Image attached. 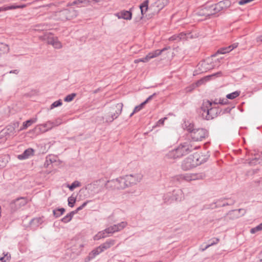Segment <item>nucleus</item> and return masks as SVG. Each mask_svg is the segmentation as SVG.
Masks as SVG:
<instances>
[{"label": "nucleus", "instance_id": "cd10ccee", "mask_svg": "<svg viewBox=\"0 0 262 262\" xmlns=\"http://www.w3.org/2000/svg\"><path fill=\"white\" fill-rule=\"evenodd\" d=\"M36 121V119H30L27 120L23 123V126L20 128V130L25 129L29 126H31L33 123H35Z\"/></svg>", "mask_w": 262, "mask_h": 262}, {"label": "nucleus", "instance_id": "b1692460", "mask_svg": "<svg viewBox=\"0 0 262 262\" xmlns=\"http://www.w3.org/2000/svg\"><path fill=\"white\" fill-rule=\"evenodd\" d=\"M40 129L42 132H46L52 129L53 127L52 121H49L45 123L40 124L39 125Z\"/></svg>", "mask_w": 262, "mask_h": 262}, {"label": "nucleus", "instance_id": "39448f33", "mask_svg": "<svg viewBox=\"0 0 262 262\" xmlns=\"http://www.w3.org/2000/svg\"><path fill=\"white\" fill-rule=\"evenodd\" d=\"M202 163V160H199V158L197 155H190L183 161L181 167L184 170L186 171L192 169Z\"/></svg>", "mask_w": 262, "mask_h": 262}, {"label": "nucleus", "instance_id": "4d7b16f0", "mask_svg": "<svg viewBox=\"0 0 262 262\" xmlns=\"http://www.w3.org/2000/svg\"><path fill=\"white\" fill-rule=\"evenodd\" d=\"M232 110V108L228 107L226 108H225L223 111L222 110V114H224L226 113H230L231 111Z\"/></svg>", "mask_w": 262, "mask_h": 262}, {"label": "nucleus", "instance_id": "bf43d9fd", "mask_svg": "<svg viewBox=\"0 0 262 262\" xmlns=\"http://www.w3.org/2000/svg\"><path fill=\"white\" fill-rule=\"evenodd\" d=\"M143 17V16L141 15V16L140 17H135L134 19V21L136 23L139 22L142 19Z\"/></svg>", "mask_w": 262, "mask_h": 262}, {"label": "nucleus", "instance_id": "5fc2aeb1", "mask_svg": "<svg viewBox=\"0 0 262 262\" xmlns=\"http://www.w3.org/2000/svg\"><path fill=\"white\" fill-rule=\"evenodd\" d=\"M156 95V93H154L152 95L149 96L144 102H143L145 104H147L149 101H150L153 97Z\"/></svg>", "mask_w": 262, "mask_h": 262}, {"label": "nucleus", "instance_id": "09e8293b", "mask_svg": "<svg viewBox=\"0 0 262 262\" xmlns=\"http://www.w3.org/2000/svg\"><path fill=\"white\" fill-rule=\"evenodd\" d=\"M169 40L170 41H180V39L179 38L178 34H174V35L171 36L170 37H169Z\"/></svg>", "mask_w": 262, "mask_h": 262}, {"label": "nucleus", "instance_id": "6ab92c4d", "mask_svg": "<svg viewBox=\"0 0 262 262\" xmlns=\"http://www.w3.org/2000/svg\"><path fill=\"white\" fill-rule=\"evenodd\" d=\"M161 53L160 50H156L152 52L149 53L145 57L143 58L141 61L142 62H147L150 59L160 55Z\"/></svg>", "mask_w": 262, "mask_h": 262}, {"label": "nucleus", "instance_id": "37998d69", "mask_svg": "<svg viewBox=\"0 0 262 262\" xmlns=\"http://www.w3.org/2000/svg\"><path fill=\"white\" fill-rule=\"evenodd\" d=\"M116 225L117 228H118V231H119L121 230L122 229H123V228H124L126 226L127 223L125 222H122L120 223L116 224Z\"/></svg>", "mask_w": 262, "mask_h": 262}, {"label": "nucleus", "instance_id": "864d4df0", "mask_svg": "<svg viewBox=\"0 0 262 262\" xmlns=\"http://www.w3.org/2000/svg\"><path fill=\"white\" fill-rule=\"evenodd\" d=\"M53 127L58 126L59 125L61 124L62 123L61 119L58 118L56 119L55 121H52Z\"/></svg>", "mask_w": 262, "mask_h": 262}, {"label": "nucleus", "instance_id": "e433bc0d", "mask_svg": "<svg viewBox=\"0 0 262 262\" xmlns=\"http://www.w3.org/2000/svg\"><path fill=\"white\" fill-rule=\"evenodd\" d=\"M82 4L87 5L86 0H75V1H74L73 2H72L70 4V6H74V5L80 6Z\"/></svg>", "mask_w": 262, "mask_h": 262}, {"label": "nucleus", "instance_id": "473e14b6", "mask_svg": "<svg viewBox=\"0 0 262 262\" xmlns=\"http://www.w3.org/2000/svg\"><path fill=\"white\" fill-rule=\"evenodd\" d=\"M106 233H107V232L105 231V230L101 232H99L94 236V239L95 241H97L101 238H104L106 236L105 235Z\"/></svg>", "mask_w": 262, "mask_h": 262}, {"label": "nucleus", "instance_id": "7ed1b4c3", "mask_svg": "<svg viewBox=\"0 0 262 262\" xmlns=\"http://www.w3.org/2000/svg\"><path fill=\"white\" fill-rule=\"evenodd\" d=\"M204 173H185L176 176L172 178L171 181L174 183H181L183 181H191L202 180L205 178Z\"/></svg>", "mask_w": 262, "mask_h": 262}, {"label": "nucleus", "instance_id": "f8f14e48", "mask_svg": "<svg viewBox=\"0 0 262 262\" xmlns=\"http://www.w3.org/2000/svg\"><path fill=\"white\" fill-rule=\"evenodd\" d=\"M28 200L26 197H19L14 200L10 204L11 208L13 211H15L21 207L26 205Z\"/></svg>", "mask_w": 262, "mask_h": 262}, {"label": "nucleus", "instance_id": "a211bd4d", "mask_svg": "<svg viewBox=\"0 0 262 262\" xmlns=\"http://www.w3.org/2000/svg\"><path fill=\"white\" fill-rule=\"evenodd\" d=\"M115 243V241L112 239H107L105 243L101 244L98 247L99 248V250L102 253L104 250L108 249L111 247L113 246Z\"/></svg>", "mask_w": 262, "mask_h": 262}, {"label": "nucleus", "instance_id": "e2e57ef3", "mask_svg": "<svg viewBox=\"0 0 262 262\" xmlns=\"http://www.w3.org/2000/svg\"><path fill=\"white\" fill-rule=\"evenodd\" d=\"M18 73H19V70H11L9 72V73H12V74H18Z\"/></svg>", "mask_w": 262, "mask_h": 262}, {"label": "nucleus", "instance_id": "412c9836", "mask_svg": "<svg viewBox=\"0 0 262 262\" xmlns=\"http://www.w3.org/2000/svg\"><path fill=\"white\" fill-rule=\"evenodd\" d=\"M34 151V150L32 148H28L22 154L18 155V158L20 160L28 159L31 156L33 155Z\"/></svg>", "mask_w": 262, "mask_h": 262}, {"label": "nucleus", "instance_id": "6e6d98bb", "mask_svg": "<svg viewBox=\"0 0 262 262\" xmlns=\"http://www.w3.org/2000/svg\"><path fill=\"white\" fill-rule=\"evenodd\" d=\"M228 102V101L226 99H220L219 101V104L225 105L227 104Z\"/></svg>", "mask_w": 262, "mask_h": 262}, {"label": "nucleus", "instance_id": "7c9ffc66", "mask_svg": "<svg viewBox=\"0 0 262 262\" xmlns=\"http://www.w3.org/2000/svg\"><path fill=\"white\" fill-rule=\"evenodd\" d=\"M180 40L187 39L189 38H192V35L190 32H181L178 34Z\"/></svg>", "mask_w": 262, "mask_h": 262}, {"label": "nucleus", "instance_id": "c9c22d12", "mask_svg": "<svg viewBox=\"0 0 262 262\" xmlns=\"http://www.w3.org/2000/svg\"><path fill=\"white\" fill-rule=\"evenodd\" d=\"M21 7L20 6H7V7H0V12L7 11L8 10L13 9H16L20 8Z\"/></svg>", "mask_w": 262, "mask_h": 262}, {"label": "nucleus", "instance_id": "8fccbe9b", "mask_svg": "<svg viewBox=\"0 0 262 262\" xmlns=\"http://www.w3.org/2000/svg\"><path fill=\"white\" fill-rule=\"evenodd\" d=\"M2 48L3 49V50L4 52H8L9 50L8 46L7 45L0 42V50H2Z\"/></svg>", "mask_w": 262, "mask_h": 262}, {"label": "nucleus", "instance_id": "58836bf2", "mask_svg": "<svg viewBox=\"0 0 262 262\" xmlns=\"http://www.w3.org/2000/svg\"><path fill=\"white\" fill-rule=\"evenodd\" d=\"M80 186V183L77 181L73 182L69 186V189L71 191L73 190L75 188Z\"/></svg>", "mask_w": 262, "mask_h": 262}, {"label": "nucleus", "instance_id": "4468645a", "mask_svg": "<svg viewBox=\"0 0 262 262\" xmlns=\"http://www.w3.org/2000/svg\"><path fill=\"white\" fill-rule=\"evenodd\" d=\"M212 7L214 12V14L219 12L227 8L229 5V2L228 0L222 1L216 4H213Z\"/></svg>", "mask_w": 262, "mask_h": 262}, {"label": "nucleus", "instance_id": "20e7f679", "mask_svg": "<svg viewBox=\"0 0 262 262\" xmlns=\"http://www.w3.org/2000/svg\"><path fill=\"white\" fill-rule=\"evenodd\" d=\"M122 107V103H118L113 105L110 107L103 119L107 122H113L115 119L117 118L121 114Z\"/></svg>", "mask_w": 262, "mask_h": 262}, {"label": "nucleus", "instance_id": "de8ad7c7", "mask_svg": "<svg viewBox=\"0 0 262 262\" xmlns=\"http://www.w3.org/2000/svg\"><path fill=\"white\" fill-rule=\"evenodd\" d=\"M152 6H153V4L150 5L149 9L152 11L153 13L158 14L160 11V10H158L159 7H152Z\"/></svg>", "mask_w": 262, "mask_h": 262}, {"label": "nucleus", "instance_id": "338daca9", "mask_svg": "<svg viewBox=\"0 0 262 262\" xmlns=\"http://www.w3.org/2000/svg\"><path fill=\"white\" fill-rule=\"evenodd\" d=\"M0 261L2 262H7L6 259H5V256H3L0 257Z\"/></svg>", "mask_w": 262, "mask_h": 262}, {"label": "nucleus", "instance_id": "bb28decb", "mask_svg": "<svg viewBox=\"0 0 262 262\" xmlns=\"http://www.w3.org/2000/svg\"><path fill=\"white\" fill-rule=\"evenodd\" d=\"M148 3H149L148 0H145L140 5L141 13L142 16H144V14L146 12V11L149 8L148 7Z\"/></svg>", "mask_w": 262, "mask_h": 262}, {"label": "nucleus", "instance_id": "dca6fc26", "mask_svg": "<svg viewBox=\"0 0 262 262\" xmlns=\"http://www.w3.org/2000/svg\"><path fill=\"white\" fill-rule=\"evenodd\" d=\"M238 43L236 42L232 44L230 46H229L228 47H223L219 49L216 52V53L214 55H216L218 54H226L227 53H229V52L231 51L237 47Z\"/></svg>", "mask_w": 262, "mask_h": 262}, {"label": "nucleus", "instance_id": "c756f323", "mask_svg": "<svg viewBox=\"0 0 262 262\" xmlns=\"http://www.w3.org/2000/svg\"><path fill=\"white\" fill-rule=\"evenodd\" d=\"M65 212V209L63 208H57L56 209H54L53 211V213L54 216L56 217H59L62 214L64 213Z\"/></svg>", "mask_w": 262, "mask_h": 262}, {"label": "nucleus", "instance_id": "f03ea898", "mask_svg": "<svg viewBox=\"0 0 262 262\" xmlns=\"http://www.w3.org/2000/svg\"><path fill=\"white\" fill-rule=\"evenodd\" d=\"M212 103L210 100L204 101L201 110L203 112L202 116L207 120H210L216 117L222 112L219 107H212Z\"/></svg>", "mask_w": 262, "mask_h": 262}, {"label": "nucleus", "instance_id": "49530a36", "mask_svg": "<svg viewBox=\"0 0 262 262\" xmlns=\"http://www.w3.org/2000/svg\"><path fill=\"white\" fill-rule=\"evenodd\" d=\"M145 105V104L142 102L140 105L136 106L134 110V113H137L140 111L143 108Z\"/></svg>", "mask_w": 262, "mask_h": 262}, {"label": "nucleus", "instance_id": "f257e3e1", "mask_svg": "<svg viewBox=\"0 0 262 262\" xmlns=\"http://www.w3.org/2000/svg\"><path fill=\"white\" fill-rule=\"evenodd\" d=\"M198 147V146H193L191 142L187 141L180 144L177 148L169 151L167 157L174 159L180 158L189 154Z\"/></svg>", "mask_w": 262, "mask_h": 262}, {"label": "nucleus", "instance_id": "680f3d73", "mask_svg": "<svg viewBox=\"0 0 262 262\" xmlns=\"http://www.w3.org/2000/svg\"><path fill=\"white\" fill-rule=\"evenodd\" d=\"M256 41L257 42H262V35L256 38Z\"/></svg>", "mask_w": 262, "mask_h": 262}, {"label": "nucleus", "instance_id": "69168bd1", "mask_svg": "<svg viewBox=\"0 0 262 262\" xmlns=\"http://www.w3.org/2000/svg\"><path fill=\"white\" fill-rule=\"evenodd\" d=\"M100 0H86V4H88L89 3H92V2H95L96 3L100 2Z\"/></svg>", "mask_w": 262, "mask_h": 262}, {"label": "nucleus", "instance_id": "5701e85b", "mask_svg": "<svg viewBox=\"0 0 262 262\" xmlns=\"http://www.w3.org/2000/svg\"><path fill=\"white\" fill-rule=\"evenodd\" d=\"M225 201H226V198H225L219 199L214 203L210 204V208L211 209H214L217 207L225 206Z\"/></svg>", "mask_w": 262, "mask_h": 262}, {"label": "nucleus", "instance_id": "0e129e2a", "mask_svg": "<svg viewBox=\"0 0 262 262\" xmlns=\"http://www.w3.org/2000/svg\"><path fill=\"white\" fill-rule=\"evenodd\" d=\"M76 246L80 248V251H81L82 248L83 247L84 245L81 243H77Z\"/></svg>", "mask_w": 262, "mask_h": 262}, {"label": "nucleus", "instance_id": "ddd939ff", "mask_svg": "<svg viewBox=\"0 0 262 262\" xmlns=\"http://www.w3.org/2000/svg\"><path fill=\"white\" fill-rule=\"evenodd\" d=\"M142 177V175L139 173L126 175L125 178L126 179L128 187H132L133 185L137 184L138 182H140Z\"/></svg>", "mask_w": 262, "mask_h": 262}, {"label": "nucleus", "instance_id": "9d476101", "mask_svg": "<svg viewBox=\"0 0 262 262\" xmlns=\"http://www.w3.org/2000/svg\"><path fill=\"white\" fill-rule=\"evenodd\" d=\"M208 132L206 129L196 128L191 133L190 137L194 141H199L208 137Z\"/></svg>", "mask_w": 262, "mask_h": 262}, {"label": "nucleus", "instance_id": "1a4fd4ad", "mask_svg": "<svg viewBox=\"0 0 262 262\" xmlns=\"http://www.w3.org/2000/svg\"><path fill=\"white\" fill-rule=\"evenodd\" d=\"M215 57V55H212L210 57L201 61L199 63V69L202 72H206L207 71L211 70L215 67V65L213 62V58Z\"/></svg>", "mask_w": 262, "mask_h": 262}, {"label": "nucleus", "instance_id": "a878e982", "mask_svg": "<svg viewBox=\"0 0 262 262\" xmlns=\"http://www.w3.org/2000/svg\"><path fill=\"white\" fill-rule=\"evenodd\" d=\"M168 4L167 0H157L154 3H153L152 7H159L158 10H162L166 5Z\"/></svg>", "mask_w": 262, "mask_h": 262}, {"label": "nucleus", "instance_id": "ea45409f", "mask_svg": "<svg viewBox=\"0 0 262 262\" xmlns=\"http://www.w3.org/2000/svg\"><path fill=\"white\" fill-rule=\"evenodd\" d=\"M62 104V102L61 99L54 102L50 106V109H53L55 107L61 106Z\"/></svg>", "mask_w": 262, "mask_h": 262}, {"label": "nucleus", "instance_id": "393cba45", "mask_svg": "<svg viewBox=\"0 0 262 262\" xmlns=\"http://www.w3.org/2000/svg\"><path fill=\"white\" fill-rule=\"evenodd\" d=\"M183 192L181 189H174L172 192V198L176 201H181L182 198Z\"/></svg>", "mask_w": 262, "mask_h": 262}, {"label": "nucleus", "instance_id": "2eb2a0df", "mask_svg": "<svg viewBox=\"0 0 262 262\" xmlns=\"http://www.w3.org/2000/svg\"><path fill=\"white\" fill-rule=\"evenodd\" d=\"M132 9L129 10H122L118 12L116 15L119 19H124L125 20H130L132 18V13L131 12Z\"/></svg>", "mask_w": 262, "mask_h": 262}, {"label": "nucleus", "instance_id": "2f4dec72", "mask_svg": "<svg viewBox=\"0 0 262 262\" xmlns=\"http://www.w3.org/2000/svg\"><path fill=\"white\" fill-rule=\"evenodd\" d=\"M241 92L240 91H235L233 93L228 94L226 95V98L229 99H234L240 95Z\"/></svg>", "mask_w": 262, "mask_h": 262}, {"label": "nucleus", "instance_id": "0eeeda50", "mask_svg": "<svg viewBox=\"0 0 262 262\" xmlns=\"http://www.w3.org/2000/svg\"><path fill=\"white\" fill-rule=\"evenodd\" d=\"M75 16L76 12L73 9H59L55 12V16L62 21L71 19Z\"/></svg>", "mask_w": 262, "mask_h": 262}, {"label": "nucleus", "instance_id": "13d9d810", "mask_svg": "<svg viewBox=\"0 0 262 262\" xmlns=\"http://www.w3.org/2000/svg\"><path fill=\"white\" fill-rule=\"evenodd\" d=\"M4 256H5V259H6L7 262H9L11 259V254L7 252L6 254H4Z\"/></svg>", "mask_w": 262, "mask_h": 262}, {"label": "nucleus", "instance_id": "9b49d317", "mask_svg": "<svg viewBox=\"0 0 262 262\" xmlns=\"http://www.w3.org/2000/svg\"><path fill=\"white\" fill-rule=\"evenodd\" d=\"M40 38L47 42L52 45L56 49H60L62 47L61 42L58 40L57 37H54L50 33H47L44 35L40 37Z\"/></svg>", "mask_w": 262, "mask_h": 262}, {"label": "nucleus", "instance_id": "aec40b11", "mask_svg": "<svg viewBox=\"0 0 262 262\" xmlns=\"http://www.w3.org/2000/svg\"><path fill=\"white\" fill-rule=\"evenodd\" d=\"M101 253L99 248L98 247H96L89 253V255L85 257L84 262H89Z\"/></svg>", "mask_w": 262, "mask_h": 262}, {"label": "nucleus", "instance_id": "3c124183", "mask_svg": "<svg viewBox=\"0 0 262 262\" xmlns=\"http://www.w3.org/2000/svg\"><path fill=\"white\" fill-rule=\"evenodd\" d=\"M261 230L260 228L259 225H257L255 227L251 229L250 233L252 234H254V233H256L257 232L261 231Z\"/></svg>", "mask_w": 262, "mask_h": 262}, {"label": "nucleus", "instance_id": "c03bdc74", "mask_svg": "<svg viewBox=\"0 0 262 262\" xmlns=\"http://www.w3.org/2000/svg\"><path fill=\"white\" fill-rule=\"evenodd\" d=\"M185 126L187 130L190 133V135H191V133L196 129L194 128V125L191 123H189L188 125L186 124Z\"/></svg>", "mask_w": 262, "mask_h": 262}, {"label": "nucleus", "instance_id": "774afa93", "mask_svg": "<svg viewBox=\"0 0 262 262\" xmlns=\"http://www.w3.org/2000/svg\"><path fill=\"white\" fill-rule=\"evenodd\" d=\"M169 49H170V47H165V48H163L162 50H160V51H161V53H162L164 51H165Z\"/></svg>", "mask_w": 262, "mask_h": 262}, {"label": "nucleus", "instance_id": "f704fd0d", "mask_svg": "<svg viewBox=\"0 0 262 262\" xmlns=\"http://www.w3.org/2000/svg\"><path fill=\"white\" fill-rule=\"evenodd\" d=\"M261 160L258 158H254L249 160L248 163L250 165L253 166L257 164H259L261 162Z\"/></svg>", "mask_w": 262, "mask_h": 262}, {"label": "nucleus", "instance_id": "4c0bfd02", "mask_svg": "<svg viewBox=\"0 0 262 262\" xmlns=\"http://www.w3.org/2000/svg\"><path fill=\"white\" fill-rule=\"evenodd\" d=\"M76 96V93H72L71 94H69L67 95L66 97H65V98H64V101L68 102H71L74 99Z\"/></svg>", "mask_w": 262, "mask_h": 262}, {"label": "nucleus", "instance_id": "f3484780", "mask_svg": "<svg viewBox=\"0 0 262 262\" xmlns=\"http://www.w3.org/2000/svg\"><path fill=\"white\" fill-rule=\"evenodd\" d=\"M43 222V217H35L30 222V227L33 229H36Z\"/></svg>", "mask_w": 262, "mask_h": 262}, {"label": "nucleus", "instance_id": "4be33fe9", "mask_svg": "<svg viewBox=\"0 0 262 262\" xmlns=\"http://www.w3.org/2000/svg\"><path fill=\"white\" fill-rule=\"evenodd\" d=\"M220 241V239L216 237H214L208 241V244L206 245L204 247H203V246H201L200 248V250L201 251H204L205 250H206L207 248H208L209 247L213 246L214 245L217 244Z\"/></svg>", "mask_w": 262, "mask_h": 262}, {"label": "nucleus", "instance_id": "052dcab7", "mask_svg": "<svg viewBox=\"0 0 262 262\" xmlns=\"http://www.w3.org/2000/svg\"><path fill=\"white\" fill-rule=\"evenodd\" d=\"M166 119V118H162L161 119H160L159 121H158V123L159 124H164V120Z\"/></svg>", "mask_w": 262, "mask_h": 262}, {"label": "nucleus", "instance_id": "423d86ee", "mask_svg": "<svg viewBox=\"0 0 262 262\" xmlns=\"http://www.w3.org/2000/svg\"><path fill=\"white\" fill-rule=\"evenodd\" d=\"M105 186L106 188L112 187L117 189H123L128 187L125 176L107 181Z\"/></svg>", "mask_w": 262, "mask_h": 262}, {"label": "nucleus", "instance_id": "72a5a7b5", "mask_svg": "<svg viewBox=\"0 0 262 262\" xmlns=\"http://www.w3.org/2000/svg\"><path fill=\"white\" fill-rule=\"evenodd\" d=\"M118 229L116 224L113 226H110L105 229V231L107 232V233H113L115 232H117Z\"/></svg>", "mask_w": 262, "mask_h": 262}, {"label": "nucleus", "instance_id": "79ce46f5", "mask_svg": "<svg viewBox=\"0 0 262 262\" xmlns=\"http://www.w3.org/2000/svg\"><path fill=\"white\" fill-rule=\"evenodd\" d=\"M91 201H86L84 202L80 206L78 207L76 210L72 211L75 214L78 213V212L81 210H82L84 207H85L88 203L90 202Z\"/></svg>", "mask_w": 262, "mask_h": 262}, {"label": "nucleus", "instance_id": "603ef678", "mask_svg": "<svg viewBox=\"0 0 262 262\" xmlns=\"http://www.w3.org/2000/svg\"><path fill=\"white\" fill-rule=\"evenodd\" d=\"M209 79V78L208 77H206L204 78L201 79L199 80H198L196 84L197 86L201 85V84H203L205 81H207Z\"/></svg>", "mask_w": 262, "mask_h": 262}, {"label": "nucleus", "instance_id": "a18cd8bd", "mask_svg": "<svg viewBox=\"0 0 262 262\" xmlns=\"http://www.w3.org/2000/svg\"><path fill=\"white\" fill-rule=\"evenodd\" d=\"M235 202V201L233 199L226 198V201H225V206L232 205Z\"/></svg>", "mask_w": 262, "mask_h": 262}, {"label": "nucleus", "instance_id": "c85d7f7f", "mask_svg": "<svg viewBox=\"0 0 262 262\" xmlns=\"http://www.w3.org/2000/svg\"><path fill=\"white\" fill-rule=\"evenodd\" d=\"M75 214L71 211L61 219V221L64 223H67L71 221Z\"/></svg>", "mask_w": 262, "mask_h": 262}, {"label": "nucleus", "instance_id": "a19ab883", "mask_svg": "<svg viewBox=\"0 0 262 262\" xmlns=\"http://www.w3.org/2000/svg\"><path fill=\"white\" fill-rule=\"evenodd\" d=\"M76 198L73 197V196H70L68 198V205L70 207H73L74 206V204L76 202Z\"/></svg>", "mask_w": 262, "mask_h": 262}, {"label": "nucleus", "instance_id": "6e6552de", "mask_svg": "<svg viewBox=\"0 0 262 262\" xmlns=\"http://www.w3.org/2000/svg\"><path fill=\"white\" fill-rule=\"evenodd\" d=\"M196 14L199 16H204L206 18H209L210 16L215 14L212 5L209 1L200 6L198 9Z\"/></svg>", "mask_w": 262, "mask_h": 262}]
</instances>
